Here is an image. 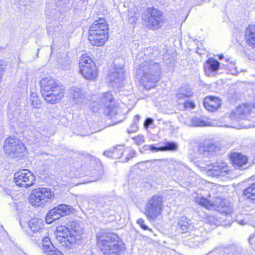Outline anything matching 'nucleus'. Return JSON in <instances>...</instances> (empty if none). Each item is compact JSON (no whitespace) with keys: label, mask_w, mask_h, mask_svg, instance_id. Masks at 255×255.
Here are the masks:
<instances>
[{"label":"nucleus","mask_w":255,"mask_h":255,"mask_svg":"<svg viewBox=\"0 0 255 255\" xmlns=\"http://www.w3.org/2000/svg\"><path fill=\"white\" fill-rule=\"evenodd\" d=\"M40 92L43 98L49 104H55L64 96V86L57 80L49 77L40 81Z\"/></svg>","instance_id":"1"},{"label":"nucleus","mask_w":255,"mask_h":255,"mask_svg":"<svg viewBox=\"0 0 255 255\" xmlns=\"http://www.w3.org/2000/svg\"><path fill=\"white\" fill-rule=\"evenodd\" d=\"M97 242L101 251L106 255H120L126 249L120 237L109 233L101 237L97 236Z\"/></svg>","instance_id":"2"},{"label":"nucleus","mask_w":255,"mask_h":255,"mask_svg":"<svg viewBox=\"0 0 255 255\" xmlns=\"http://www.w3.org/2000/svg\"><path fill=\"white\" fill-rule=\"evenodd\" d=\"M137 74L141 76L143 86L150 89L154 87L159 80L160 66L153 61H145L139 65Z\"/></svg>","instance_id":"3"},{"label":"nucleus","mask_w":255,"mask_h":255,"mask_svg":"<svg viewBox=\"0 0 255 255\" xmlns=\"http://www.w3.org/2000/svg\"><path fill=\"white\" fill-rule=\"evenodd\" d=\"M108 25L105 19L100 18L94 21L88 30V39L92 45L104 44L109 38Z\"/></svg>","instance_id":"4"},{"label":"nucleus","mask_w":255,"mask_h":255,"mask_svg":"<svg viewBox=\"0 0 255 255\" xmlns=\"http://www.w3.org/2000/svg\"><path fill=\"white\" fill-rule=\"evenodd\" d=\"M194 198L196 203L207 209L217 210L226 214H230L232 212L231 205L227 200L217 197L213 201H210L199 194H197Z\"/></svg>","instance_id":"5"},{"label":"nucleus","mask_w":255,"mask_h":255,"mask_svg":"<svg viewBox=\"0 0 255 255\" xmlns=\"http://www.w3.org/2000/svg\"><path fill=\"white\" fill-rule=\"evenodd\" d=\"M163 209L162 197L154 195L146 203L144 214L149 221H153L161 215Z\"/></svg>","instance_id":"6"},{"label":"nucleus","mask_w":255,"mask_h":255,"mask_svg":"<svg viewBox=\"0 0 255 255\" xmlns=\"http://www.w3.org/2000/svg\"><path fill=\"white\" fill-rule=\"evenodd\" d=\"M54 198V192L51 189L38 188L32 191L29 197V201L33 206H40L51 202Z\"/></svg>","instance_id":"7"},{"label":"nucleus","mask_w":255,"mask_h":255,"mask_svg":"<svg viewBox=\"0 0 255 255\" xmlns=\"http://www.w3.org/2000/svg\"><path fill=\"white\" fill-rule=\"evenodd\" d=\"M142 18L147 26L152 29L160 27L163 19L162 12L153 7L147 8Z\"/></svg>","instance_id":"8"},{"label":"nucleus","mask_w":255,"mask_h":255,"mask_svg":"<svg viewBox=\"0 0 255 255\" xmlns=\"http://www.w3.org/2000/svg\"><path fill=\"white\" fill-rule=\"evenodd\" d=\"M3 149L5 153L14 158L20 157L21 154L25 152L26 147L15 138L9 137L4 141Z\"/></svg>","instance_id":"9"},{"label":"nucleus","mask_w":255,"mask_h":255,"mask_svg":"<svg viewBox=\"0 0 255 255\" xmlns=\"http://www.w3.org/2000/svg\"><path fill=\"white\" fill-rule=\"evenodd\" d=\"M57 243L59 244V247L65 251L73 249L80 242L81 237L79 234H74L69 232L65 235H59L58 233H55Z\"/></svg>","instance_id":"10"},{"label":"nucleus","mask_w":255,"mask_h":255,"mask_svg":"<svg viewBox=\"0 0 255 255\" xmlns=\"http://www.w3.org/2000/svg\"><path fill=\"white\" fill-rule=\"evenodd\" d=\"M14 181L17 186L27 188L33 185L35 179L31 172L28 169H23L14 173Z\"/></svg>","instance_id":"11"},{"label":"nucleus","mask_w":255,"mask_h":255,"mask_svg":"<svg viewBox=\"0 0 255 255\" xmlns=\"http://www.w3.org/2000/svg\"><path fill=\"white\" fill-rule=\"evenodd\" d=\"M125 70L123 67H113L110 69L107 77V81L112 87H122Z\"/></svg>","instance_id":"12"},{"label":"nucleus","mask_w":255,"mask_h":255,"mask_svg":"<svg viewBox=\"0 0 255 255\" xmlns=\"http://www.w3.org/2000/svg\"><path fill=\"white\" fill-rule=\"evenodd\" d=\"M72 210V207L69 205H59L49 211L46 217V221L48 223H51L61 217L69 214Z\"/></svg>","instance_id":"13"},{"label":"nucleus","mask_w":255,"mask_h":255,"mask_svg":"<svg viewBox=\"0 0 255 255\" xmlns=\"http://www.w3.org/2000/svg\"><path fill=\"white\" fill-rule=\"evenodd\" d=\"M101 100L107 109L106 112L107 114L112 119L116 120L117 119L115 117L118 115V114L121 111V109L114 103L113 97L111 93L109 92L105 93Z\"/></svg>","instance_id":"14"},{"label":"nucleus","mask_w":255,"mask_h":255,"mask_svg":"<svg viewBox=\"0 0 255 255\" xmlns=\"http://www.w3.org/2000/svg\"><path fill=\"white\" fill-rule=\"evenodd\" d=\"M229 170L230 168L227 164L222 160L219 159L208 167L207 173L208 175L211 176H224Z\"/></svg>","instance_id":"15"},{"label":"nucleus","mask_w":255,"mask_h":255,"mask_svg":"<svg viewBox=\"0 0 255 255\" xmlns=\"http://www.w3.org/2000/svg\"><path fill=\"white\" fill-rule=\"evenodd\" d=\"M220 146L210 140H205L198 145V150L202 154L208 155L218 151Z\"/></svg>","instance_id":"16"},{"label":"nucleus","mask_w":255,"mask_h":255,"mask_svg":"<svg viewBox=\"0 0 255 255\" xmlns=\"http://www.w3.org/2000/svg\"><path fill=\"white\" fill-rule=\"evenodd\" d=\"M28 226L35 236L40 238L43 237L42 233L45 231L44 228V223L41 219L33 218L28 222Z\"/></svg>","instance_id":"17"},{"label":"nucleus","mask_w":255,"mask_h":255,"mask_svg":"<svg viewBox=\"0 0 255 255\" xmlns=\"http://www.w3.org/2000/svg\"><path fill=\"white\" fill-rule=\"evenodd\" d=\"M251 107L247 104H243L238 106L235 111L232 112L230 114V118L232 120L236 121L250 114Z\"/></svg>","instance_id":"18"},{"label":"nucleus","mask_w":255,"mask_h":255,"mask_svg":"<svg viewBox=\"0 0 255 255\" xmlns=\"http://www.w3.org/2000/svg\"><path fill=\"white\" fill-rule=\"evenodd\" d=\"M220 62L213 58L208 59L204 65V71L208 76H214L220 68Z\"/></svg>","instance_id":"19"},{"label":"nucleus","mask_w":255,"mask_h":255,"mask_svg":"<svg viewBox=\"0 0 255 255\" xmlns=\"http://www.w3.org/2000/svg\"><path fill=\"white\" fill-rule=\"evenodd\" d=\"M194 226L191 221L187 218L182 217L178 220L177 230L181 234H185L192 232Z\"/></svg>","instance_id":"20"},{"label":"nucleus","mask_w":255,"mask_h":255,"mask_svg":"<svg viewBox=\"0 0 255 255\" xmlns=\"http://www.w3.org/2000/svg\"><path fill=\"white\" fill-rule=\"evenodd\" d=\"M69 98L75 100L77 104L83 103L85 100L84 92L80 88L76 87H72L68 91Z\"/></svg>","instance_id":"21"},{"label":"nucleus","mask_w":255,"mask_h":255,"mask_svg":"<svg viewBox=\"0 0 255 255\" xmlns=\"http://www.w3.org/2000/svg\"><path fill=\"white\" fill-rule=\"evenodd\" d=\"M56 231V233H58V234L60 235H65L69 232L74 234H78L79 227L75 222L70 221L67 223L66 226H60L57 227Z\"/></svg>","instance_id":"22"},{"label":"nucleus","mask_w":255,"mask_h":255,"mask_svg":"<svg viewBox=\"0 0 255 255\" xmlns=\"http://www.w3.org/2000/svg\"><path fill=\"white\" fill-rule=\"evenodd\" d=\"M80 73L83 77L90 80H95L98 76V72L95 64L91 66H85L79 69Z\"/></svg>","instance_id":"23"},{"label":"nucleus","mask_w":255,"mask_h":255,"mask_svg":"<svg viewBox=\"0 0 255 255\" xmlns=\"http://www.w3.org/2000/svg\"><path fill=\"white\" fill-rule=\"evenodd\" d=\"M203 104L208 111L213 112L220 107L221 101L218 98L209 96L204 99Z\"/></svg>","instance_id":"24"},{"label":"nucleus","mask_w":255,"mask_h":255,"mask_svg":"<svg viewBox=\"0 0 255 255\" xmlns=\"http://www.w3.org/2000/svg\"><path fill=\"white\" fill-rule=\"evenodd\" d=\"M43 250L46 255H61L62 253L52 244L49 238L42 237Z\"/></svg>","instance_id":"25"},{"label":"nucleus","mask_w":255,"mask_h":255,"mask_svg":"<svg viewBox=\"0 0 255 255\" xmlns=\"http://www.w3.org/2000/svg\"><path fill=\"white\" fill-rule=\"evenodd\" d=\"M125 150L124 146L118 145L104 152V155L113 158H120Z\"/></svg>","instance_id":"26"},{"label":"nucleus","mask_w":255,"mask_h":255,"mask_svg":"<svg viewBox=\"0 0 255 255\" xmlns=\"http://www.w3.org/2000/svg\"><path fill=\"white\" fill-rule=\"evenodd\" d=\"M246 42L252 47H255V25H249L245 32Z\"/></svg>","instance_id":"27"},{"label":"nucleus","mask_w":255,"mask_h":255,"mask_svg":"<svg viewBox=\"0 0 255 255\" xmlns=\"http://www.w3.org/2000/svg\"><path fill=\"white\" fill-rule=\"evenodd\" d=\"M231 157L233 164L235 167L242 168L247 163V157L242 154L234 153L231 155Z\"/></svg>","instance_id":"28"},{"label":"nucleus","mask_w":255,"mask_h":255,"mask_svg":"<svg viewBox=\"0 0 255 255\" xmlns=\"http://www.w3.org/2000/svg\"><path fill=\"white\" fill-rule=\"evenodd\" d=\"M192 125L193 126H211V123L205 118L195 117L192 120Z\"/></svg>","instance_id":"29"},{"label":"nucleus","mask_w":255,"mask_h":255,"mask_svg":"<svg viewBox=\"0 0 255 255\" xmlns=\"http://www.w3.org/2000/svg\"><path fill=\"white\" fill-rule=\"evenodd\" d=\"M244 194L247 198L255 202V182L244 190Z\"/></svg>","instance_id":"30"},{"label":"nucleus","mask_w":255,"mask_h":255,"mask_svg":"<svg viewBox=\"0 0 255 255\" xmlns=\"http://www.w3.org/2000/svg\"><path fill=\"white\" fill-rule=\"evenodd\" d=\"M94 64V62L90 57L87 56L86 54H83L80 59L79 69H81L82 67H85V66H91Z\"/></svg>","instance_id":"31"},{"label":"nucleus","mask_w":255,"mask_h":255,"mask_svg":"<svg viewBox=\"0 0 255 255\" xmlns=\"http://www.w3.org/2000/svg\"><path fill=\"white\" fill-rule=\"evenodd\" d=\"M162 151H175L178 148V144L173 141H168L164 143V145L162 146Z\"/></svg>","instance_id":"32"},{"label":"nucleus","mask_w":255,"mask_h":255,"mask_svg":"<svg viewBox=\"0 0 255 255\" xmlns=\"http://www.w3.org/2000/svg\"><path fill=\"white\" fill-rule=\"evenodd\" d=\"M30 101L31 105L34 108H38L40 106V101L38 99L36 93H32L31 94Z\"/></svg>","instance_id":"33"},{"label":"nucleus","mask_w":255,"mask_h":255,"mask_svg":"<svg viewBox=\"0 0 255 255\" xmlns=\"http://www.w3.org/2000/svg\"><path fill=\"white\" fill-rule=\"evenodd\" d=\"M235 121L239 122L238 127L240 128H249L252 127L250 121L245 119V118L236 120Z\"/></svg>","instance_id":"34"},{"label":"nucleus","mask_w":255,"mask_h":255,"mask_svg":"<svg viewBox=\"0 0 255 255\" xmlns=\"http://www.w3.org/2000/svg\"><path fill=\"white\" fill-rule=\"evenodd\" d=\"M178 92L184 94L183 95L188 98H189L193 95V92L188 86H184L181 87Z\"/></svg>","instance_id":"35"},{"label":"nucleus","mask_w":255,"mask_h":255,"mask_svg":"<svg viewBox=\"0 0 255 255\" xmlns=\"http://www.w3.org/2000/svg\"><path fill=\"white\" fill-rule=\"evenodd\" d=\"M201 237L196 236L194 238L189 239L188 245L192 247H198L200 245L201 243Z\"/></svg>","instance_id":"36"},{"label":"nucleus","mask_w":255,"mask_h":255,"mask_svg":"<svg viewBox=\"0 0 255 255\" xmlns=\"http://www.w3.org/2000/svg\"><path fill=\"white\" fill-rule=\"evenodd\" d=\"M136 14V11L135 10V9H133V13L131 11L128 10V23L133 24L136 22L137 20Z\"/></svg>","instance_id":"37"},{"label":"nucleus","mask_w":255,"mask_h":255,"mask_svg":"<svg viewBox=\"0 0 255 255\" xmlns=\"http://www.w3.org/2000/svg\"><path fill=\"white\" fill-rule=\"evenodd\" d=\"M134 142L138 145H141L145 141L144 136L142 135L138 134L137 136L131 137Z\"/></svg>","instance_id":"38"},{"label":"nucleus","mask_w":255,"mask_h":255,"mask_svg":"<svg viewBox=\"0 0 255 255\" xmlns=\"http://www.w3.org/2000/svg\"><path fill=\"white\" fill-rule=\"evenodd\" d=\"M184 94L178 92L176 95L177 102L180 104H183L189 98L184 96Z\"/></svg>","instance_id":"39"},{"label":"nucleus","mask_w":255,"mask_h":255,"mask_svg":"<svg viewBox=\"0 0 255 255\" xmlns=\"http://www.w3.org/2000/svg\"><path fill=\"white\" fill-rule=\"evenodd\" d=\"M144 147L146 149L148 148L151 151H153V152H158V151H162V146L156 147L154 145H145Z\"/></svg>","instance_id":"40"},{"label":"nucleus","mask_w":255,"mask_h":255,"mask_svg":"<svg viewBox=\"0 0 255 255\" xmlns=\"http://www.w3.org/2000/svg\"><path fill=\"white\" fill-rule=\"evenodd\" d=\"M235 64L234 61L230 62L229 64L227 65V68L229 69L230 73L232 75H236L237 73V71L236 70V67H234V69H232V67H233Z\"/></svg>","instance_id":"41"},{"label":"nucleus","mask_w":255,"mask_h":255,"mask_svg":"<svg viewBox=\"0 0 255 255\" xmlns=\"http://www.w3.org/2000/svg\"><path fill=\"white\" fill-rule=\"evenodd\" d=\"M153 120L150 118H147L145 119L144 122V128L147 129L149 126L151 125L153 123Z\"/></svg>","instance_id":"42"},{"label":"nucleus","mask_w":255,"mask_h":255,"mask_svg":"<svg viewBox=\"0 0 255 255\" xmlns=\"http://www.w3.org/2000/svg\"><path fill=\"white\" fill-rule=\"evenodd\" d=\"M137 223L140 226V227L144 230H148V227L144 224V220L142 218H139L137 220Z\"/></svg>","instance_id":"43"},{"label":"nucleus","mask_w":255,"mask_h":255,"mask_svg":"<svg viewBox=\"0 0 255 255\" xmlns=\"http://www.w3.org/2000/svg\"><path fill=\"white\" fill-rule=\"evenodd\" d=\"M130 129H128V133L134 132L137 131L138 127L137 124L132 123L130 127Z\"/></svg>","instance_id":"44"},{"label":"nucleus","mask_w":255,"mask_h":255,"mask_svg":"<svg viewBox=\"0 0 255 255\" xmlns=\"http://www.w3.org/2000/svg\"><path fill=\"white\" fill-rule=\"evenodd\" d=\"M183 105L186 108H190L193 109L195 107V104L192 102H190L188 100L185 101Z\"/></svg>","instance_id":"45"},{"label":"nucleus","mask_w":255,"mask_h":255,"mask_svg":"<svg viewBox=\"0 0 255 255\" xmlns=\"http://www.w3.org/2000/svg\"><path fill=\"white\" fill-rule=\"evenodd\" d=\"M236 222L241 225H245L248 224L249 221L248 219L246 218L243 219L237 218L236 219Z\"/></svg>","instance_id":"46"},{"label":"nucleus","mask_w":255,"mask_h":255,"mask_svg":"<svg viewBox=\"0 0 255 255\" xmlns=\"http://www.w3.org/2000/svg\"><path fill=\"white\" fill-rule=\"evenodd\" d=\"M249 243L255 251V235L252 236L249 238Z\"/></svg>","instance_id":"47"},{"label":"nucleus","mask_w":255,"mask_h":255,"mask_svg":"<svg viewBox=\"0 0 255 255\" xmlns=\"http://www.w3.org/2000/svg\"><path fill=\"white\" fill-rule=\"evenodd\" d=\"M140 117L139 115H135L132 120V123L137 124L138 125V121L139 120Z\"/></svg>","instance_id":"48"},{"label":"nucleus","mask_w":255,"mask_h":255,"mask_svg":"<svg viewBox=\"0 0 255 255\" xmlns=\"http://www.w3.org/2000/svg\"><path fill=\"white\" fill-rule=\"evenodd\" d=\"M3 70V65L1 61H0V78H1L2 72Z\"/></svg>","instance_id":"49"},{"label":"nucleus","mask_w":255,"mask_h":255,"mask_svg":"<svg viewBox=\"0 0 255 255\" xmlns=\"http://www.w3.org/2000/svg\"><path fill=\"white\" fill-rule=\"evenodd\" d=\"M179 165L181 166V168H182V169H187V167L185 165L183 164V163H179Z\"/></svg>","instance_id":"50"},{"label":"nucleus","mask_w":255,"mask_h":255,"mask_svg":"<svg viewBox=\"0 0 255 255\" xmlns=\"http://www.w3.org/2000/svg\"><path fill=\"white\" fill-rule=\"evenodd\" d=\"M224 58V56L223 55H220L219 56V60H222Z\"/></svg>","instance_id":"51"},{"label":"nucleus","mask_w":255,"mask_h":255,"mask_svg":"<svg viewBox=\"0 0 255 255\" xmlns=\"http://www.w3.org/2000/svg\"><path fill=\"white\" fill-rule=\"evenodd\" d=\"M96 106H97V103L95 102L93 103L92 106L95 107Z\"/></svg>","instance_id":"52"},{"label":"nucleus","mask_w":255,"mask_h":255,"mask_svg":"<svg viewBox=\"0 0 255 255\" xmlns=\"http://www.w3.org/2000/svg\"><path fill=\"white\" fill-rule=\"evenodd\" d=\"M98 111V108L97 109H96V110L93 109V111H94V112H97Z\"/></svg>","instance_id":"53"},{"label":"nucleus","mask_w":255,"mask_h":255,"mask_svg":"<svg viewBox=\"0 0 255 255\" xmlns=\"http://www.w3.org/2000/svg\"><path fill=\"white\" fill-rule=\"evenodd\" d=\"M229 60H230V59H228V58H226V59H225V61H226V62H229Z\"/></svg>","instance_id":"54"},{"label":"nucleus","mask_w":255,"mask_h":255,"mask_svg":"<svg viewBox=\"0 0 255 255\" xmlns=\"http://www.w3.org/2000/svg\"><path fill=\"white\" fill-rule=\"evenodd\" d=\"M125 159H126V161H128V157H126V158H125Z\"/></svg>","instance_id":"55"},{"label":"nucleus","mask_w":255,"mask_h":255,"mask_svg":"<svg viewBox=\"0 0 255 255\" xmlns=\"http://www.w3.org/2000/svg\"><path fill=\"white\" fill-rule=\"evenodd\" d=\"M228 250H227V252H225V253H226V254H228Z\"/></svg>","instance_id":"56"}]
</instances>
